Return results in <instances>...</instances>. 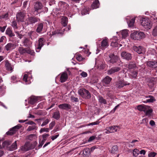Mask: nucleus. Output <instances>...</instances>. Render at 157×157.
<instances>
[{
    "label": "nucleus",
    "mask_w": 157,
    "mask_h": 157,
    "mask_svg": "<svg viewBox=\"0 0 157 157\" xmlns=\"http://www.w3.org/2000/svg\"><path fill=\"white\" fill-rule=\"evenodd\" d=\"M132 39L134 40H138L145 38V34L143 32L134 31L130 35Z\"/></svg>",
    "instance_id": "nucleus-1"
},
{
    "label": "nucleus",
    "mask_w": 157,
    "mask_h": 157,
    "mask_svg": "<svg viewBox=\"0 0 157 157\" xmlns=\"http://www.w3.org/2000/svg\"><path fill=\"white\" fill-rule=\"evenodd\" d=\"M140 22L142 25L146 30L149 29L151 28V22L148 18H142Z\"/></svg>",
    "instance_id": "nucleus-2"
},
{
    "label": "nucleus",
    "mask_w": 157,
    "mask_h": 157,
    "mask_svg": "<svg viewBox=\"0 0 157 157\" xmlns=\"http://www.w3.org/2000/svg\"><path fill=\"white\" fill-rule=\"evenodd\" d=\"M34 11L36 12V14L40 13L43 12V6L42 4L40 2H36L34 6Z\"/></svg>",
    "instance_id": "nucleus-3"
},
{
    "label": "nucleus",
    "mask_w": 157,
    "mask_h": 157,
    "mask_svg": "<svg viewBox=\"0 0 157 157\" xmlns=\"http://www.w3.org/2000/svg\"><path fill=\"white\" fill-rule=\"evenodd\" d=\"M78 93L82 98L86 99H89L90 97V94L89 91L84 88L80 89L78 91Z\"/></svg>",
    "instance_id": "nucleus-4"
},
{
    "label": "nucleus",
    "mask_w": 157,
    "mask_h": 157,
    "mask_svg": "<svg viewBox=\"0 0 157 157\" xmlns=\"http://www.w3.org/2000/svg\"><path fill=\"white\" fill-rule=\"evenodd\" d=\"M120 129V128L117 126H113L108 127L106 128L105 130L106 131L105 133L109 134L117 132Z\"/></svg>",
    "instance_id": "nucleus-5"
},
{
    "label": "nucleus",
    "mask_w": 157,
    "mask_h": 157,
    "mask_svg": "<svg viewBox=\"0 0 157 157\" xmlns=\"http://www.w3.org/2000/svg\"><path fill=\"white\" fill-rule=\"evenodd\" d=\"M130 83L127 82L121 79L118 80L115 83V86L118 88H121L127 85H129Z\"/></svg>",
    "instance_id": "nucleus-6"
},
{
    "label": "nucleus",
    "mask_w": 157,
    "mask_h": 157,
    "mask_svg": "<svg viewBox=\"0 0 157 157\" xmlns=\"http://www.w3.org/2000/svg\"><path fill=\"white\" fill-rule=\"evenodd\" d=\"M26 14L21 12H18L16 14V18L18 22H24L25 20Z\"/></svg>",
    "instance_id": "nucleus-7"
},
{
    "label": "nucleus",
    "mask_w": 157,
    "mask_h": 157,
    "mask_svg": "<svg viewBox=\"0 0 157 157\" xmlns=\"http://www.w3.org/2000/svg\"><path fill=\"white\" fill-rule=\"evenodd\" d=\"M44 44L43 39L40 38L35 44L36 52H39Z\"/></svg>",
    "instance_id": "nucleus-8"
},
{
    "label": "nucleus",
    "mask_w": 157,
    "mask_h": 157,
    "mask_svg": "<svg viewBox=\"0 0 157 157\" xmlns=\"http://www.w3.org/2000/svg\"><path fill=\"white\" fill-rule=\"evenodd\" d=\"M40 21V19L39 18L34 17H29L26 20L27 25L29 24H34L36 22L39 21Z\"/></svg>",
    "instance_id": "nucleus-9"
},
{
    "label": "nucleus",
    "mask_w": 157,
    "mask_h": 157,
    "mask_svg": "<svg viewBox=\"0 0 157 157\" xmlns=\"http://www.w3.org/2000/svg\"><path fill=\"white\" fill-rule=\"evenodd\" d=\"M16 47V44L12 43H8L5 46V49L7 51H11L14 49Z\"/></svg>",
    "instance_id": "nucleus-10"
},
{
    "label": "nucleus",
    "mask_w": 157,
    "mask_h": 157,
    "mask_svg": "<svg viewBox=\"0 0 157 157\" xmlns=\"http://www.w3.org/2000/svg\"><path fill=\"white\" fill-rule=\"evenodd\" d=\"M132 49L139 54H143L145 52V49L140 46L139 47L134 46L132 47Z\"/></svg>",
    "instance_id": "nucleus-11"
},
{
    "label": "nucleus",
    "mask_w": 157,
    "mask_h": 157,
    "mask_svg": "<svg viewBox=\"0 0 157 157\" xmlns=\"http://www.w3.org/2000/svg\"><path fill=\"white\" fill-rule=\"evenodd\" d=\"M121 56L123 59H125L127 60H131L132 58L131 54L125 52H122Z\"/></svg>",
    "instance_id": "nucleus-12"
},
{
    "label": "nucleus",
    "mask_w": 157,
    "mask_h": 157,
    "mask_svg": "<svg viewBox=\"0 0 157 157\" xmlns=\"http://www.w3.org/2000/svg\"><path fill=\"white\" fill-rule=\"evenodd\" d=\"M109 60H107L109 63H116L118 60V58L117 56L114 55L113 54H111L109 56Z\"/></svg>",
    "instance_id": "nucleus-13"
},
{
    "label": "nucleus",
    "mask_w": 157,
    "mask_h": 157,
    "mask_svg": "<svg viewBox=\"0 0 157 157\" xmlns=\"http://www.w3.org/2000/svg\"><path fill=\"white\" fill-rule=\"evenodd\" d=\"M125 19L129 27H132L133 25L135 22V18H131L130 17L127 16L126 17Z\"/></svg>",
    "instance_id": "nucleus-14"
},
{
    "label": "nucleus",
    "mask_w": 157,
    "mask_h": 157,
    "mask_svg": "<svg viewBox=\"0 0 157 157\" xmlns=\"http://www.w3.org/2000/svg\"><path fill=\"white\" fill-rule=\"evenodd\" d=\"M124 66L128 69V70L129 71H130L136 67V65L133 62H130L127 64H125Z\"/></svg>",
    "instance_id": "nucleus-15"
},
{
    "label": "nucleus",
    "mask_w": 157,
    "mask_h": 157,
    "mask_svg": "<svg viewBox=\"0 0 157 157\" xmlns=\"http://www.w3.org/2000/svg\"><path fill=\"white\" fill-rule=\"evenodd\" d=\"M121 70V68L118 67H113L107 71V74L110 75L113 73L119 71Z\"/></svg>",
    "instance_id": "nucleus-16"
},
{
    "label": "nucleus",
    "mask_w": 157,
    "mask_h": 157,
    "mask_svg": "<svg viewBox=\"0 0 157 157\" xmlns=\"http://www.w3.org/2000/svg\"><path fill=\"white\" fill-rule=\"evenodd\" d=\"M111 45L113 47H117L118 45L119 40L117 37L114 36L111 40Z\"/></svg>",
    "instance_id": "nucleus-17"
},
{
    "label": "nucleus",
    "mask_w": 157,
    "mask_h": 157,
    "mask_svg": "<svg viewBox=\"0 0 157 157\" xmlns=\"http://www.w3.org/2000/svg\"><path fill=\"white\" fill-rule=\"evenodd\" d=\"M20 128L21 127L18 125L15 126L7 132L6 134L7 135H12L15 133L17 129Z\"/></svg>",
    "instance_id": "nucleus-18"
},
{
    "label": "nucleus",
    "mask_w": 157,
    "mask_h": 157,
    "mask_svg": "<svg viewBox=\"0 0 157 157\" xmlns=\"http://www.w3.org/2000/svg\"><path fill=\"white\" fill-rule=\"evenodd\" d=\"M108 46V38L105 37L101 42V48L104 49Z\"/></svg>",
    "instance_id": "nucleus-19"
},
{
    "label": "nucleus",
    "mask_w": 157,
    "mask_h": 157,
    "mask_svg": "<svg viewBox=\"0 0 157 157\" xmlns=\"http://www.w3.org/2000/svg\"><path fill=\"white\" fill-rule=\"evenodd\" d=\"M58 106L59 109H62L68 110L71 108V105L67 103L60 104Z\"/></svg>",
    "instance_id": "nucleus-20"
},
{
    "label": "nucleus",
    "mask_w": 157,
    "mask_h": 157,
    "mask_svg": "<svg viewBox=\"0 0 157 157\" xmlns=\"http://www.w3.org/2000/svg\"><path fill=\"white\" fill-rule=\"evenodd\" d=\"M29 150V144L28 143H26L24 146L21 147L19 150V152L23 153Z\"/></svg>",
    "instance_id": "nucleus-21"
},
{
    "label": "nucleus",
    "mask_w": 157,
    "mask_h": 157,
    "mask_svg": "<svg viewBox=\"0 0 157 157\" xmlns=\"http://www.w3.org/2000/svg\"><path fill=\"white\" fill-rule=\"evenodd\" d=\"M59 5L61 9L63 10L66 9L69 6V5L66 3L62 1L59 2Z\"/></svg>",
    "instance_id": "nucleus-22"
},
{
    "label": "nucleus",
    "mask_w": 157,
    "mask_h": 157,
    "mask_svg": "<svg viewBox=\"0 0 157 157\" xmlns=\"http://www.w3.org/2000/svg\"><path fill=\"white\" fill-rule=\"evenodd\" d=\"M38 99V98L37 97L33 96H31L29 99V103L31 105H33L37 101Z\"/></svg>",
    "instance_id": "nucleus-23"
},
{
    "label": "nucleus",
    "mask_w": 157,
    "mask_h": 157,
    "mask_svg": "<svg viewBox=\"0 0 157 157\" xmlns=\"http://www.w3.org/2000/svg\"><path fill=\"white\" fill-rule=\"evenodd\" d=\"M147 65L151 67L155 68L157 67V62L155 61H149L147 62Z\"/></svg>",
    "instance_id": "nucleus-24"
},
{
    "label": "nucleus",
    "mask_w": 157,
    "mask_h": 157,
    "mask_svg": "<svg viewBox=\"0 0 157 157\" xmlns=\"http://www.w3.org/2000/svg\"><path fill=\"white\" fill-rule=\"evenodd\" d=\"M67 78V75L66 73H63L61 75L60 81L61 82H65Z\"/></svg>",
    "instance_id": "nucleus-25"
},
{
    "label": "nucleus",
    "mask_w": 157,
    "mask_h": 157,
    "mask_svg": "<svg viewBox=\"0 0 157 157\" xmlns=\"http://www.w3.org/2000/svg\"><path fill=\"white\" fill-rule=\"evenodd\" d=\"M147 108H148V106H147L145 105H139L137 107V109L141 111H146Z\"/></svg>",
    "instance_id": "nucleus-26"
},
{
    "label": "nucleus",
    "mask_w": 157,
    "mask_h": 157,
    "mask_svg": "<svg viewBox=\"0 0 157 157\" xmlns=\"http://www.w3.org/2000/svg\"><path fill=\"white\" fill-rule=\"evenodd\" d=\"M99 3L98 0H94L91 7L93 9H95L99 7Z\"/></svg>",
    "instance_id": "nucleus-27"
},
{
    "label": "nucleus",
    "mask_w": 157,
    "mask_h": 157,
    "mask_svg": "<svg viewBox=\"0 0 157 157\" xmlns=\"http://www.w3.org/2000/svg\"><path fill=\"white\" fill-rule=\"evenodd\" d=\"M5 66L7 70L9 71H13V67L12 66L11 64L8 61H6Z\"/></svg>",
    "instance_id": "nucleus-28"
},
{
    "label": "nucleus",
    "mask_w": 157,
    "mask_h": 157,
    "mask_svg": "<svg viewBox=\"0 0 157 157\" xmlns=\"http://www.w3.org/2000/svg\"><path fill=\"white\" fill-rule=\"evenodd\" d=\"M43 27V23H40L38 24L37 27L36 29V32L39 33H41Z\"/></svg>",
    "instance_id": "nucleus-29"
},
{
    "label": "nucleus",
    "mask_w": 157,
    "mask_h": 157,
    "mask_svg": "<svg viewBox=\"0 0 157 157\" xmlns=\"http://www.w3.org/2000/svg\"><path fill=\"white\" fill-rule=\"evenodd\" d=\"M6 33L10 37L14 36L15 34L13 33L11 29L10 28H8L6 30Z\"/></svg>",
    "instance_id": "nucleus-30"
},
{
    "label": "nucleus",
    "mask_w": 157,
    "mask_h": 157,
    "mask_svg": "<svg viewBox=\"0 0 157 157\" xmlns=\"http://www.w3.org/2000/svg\"><path fill=\"white\" fill-rule=\"evenodd\" d=\"M146 98H149L150 99H147L145 101H143V102L147 103V102H153L155 101L154 97L151 95H149L148 96L146 97Z\"/></svg>",
    "instance_id": "nucleus-31"
},
{
    "label": "nucleus",
    "mask_w": 157,
    "mask_h": 157,
    "mask_svg": "<svg viewBox=\"0 0 157 157\" xmlns=\"http://www.w3.org/2000/svg\"><path fill=\"white\" fill-rule=\"evenodd\" d=\"M23 42V45L26 47H29L32 44V42L27 38H25Z\"/></svg>",
    "instance_id": "nucleus-32"
},
{
    "label": "nucleus",
    "mask_w": 157,
    "mask_h": 157,
    "mask_svg": "<svg viewBox=\"0 0 157 157\" xmlns=\"http://www.w3.org/2000/svg\"><path fill=\"white\" fill-rule=\"evenodd\" d=\"M17 141H16L10 147L8 148V149L10 151H13L17 149Z\"/></svg>",
    "instance_id": "nucleus-33"
},
{
    "label": "nucleus",
    "mask_w": 157,
    "mask_h": 157,
    "mask_svg": "<svg viewBox=\"0 0 157 157\" xmlns=\"http://www.w3.org/2000/svg\"><path fill=\"white\" fill-rule=\"evenodd\" d=\"M147 108V109H146V111H144V113H145V114L146 116H150L151 115L153 110L150 108L149 106H148V108Z\"/></svg>",
    "instance_id": "nucleus-34"
},
{
    "label": "nucleus",
    "mask_w": 157,
    "mask_h": 157,
    "mask_svg": "<svg viewBox=\"0 0 157 157\" xmlns=\"http://www.w3.org/2000/svg\"><path fill=\"white\" fill-rule=\"evenodd\" d=\"M112 78L108 76H106L103 79V82L106 85H108L109 84Z\"/></svg>",
    "instance_id": "nucleus-35"
},
{
    "label": "nucleus",
    "mask_w": 157,
    "mask_h": 157,
    "mask_svg": "<svg viewBox=\"0 0 157 157\" xmlns=\"http://www.w3.org/2000/svg\"><path fill=\"white\" fill-rule=\"evenodd\" d=\"M68 22V18L66 17H63L61 19V24L63 26L67 25Z\"/></svg>",
    "instance_id": "nucleus-36"
},
{
    "label": "nucleus",
    "mask_w": 157,
    "mask_h": 157,
    "mask_svg": "<svg viewBox=\"0 0 157 157\" xmlns=\"http://www.w3.org/2000/svg\"><path fill=\"white\" fill-rule=\"evenodd\" d=\"M52 117L57 120L59 119L60 117L59 112V111H57L54 112L53 114Z\"/></svg>",
    "instance_id": "nucleus-37"
},
{
    "label": "nucleus",
    "mask_w": 157,
    "mask_h": 157,
    "mask_svg": "<svg viewBox=\"0 0 157 157\" xmlns=\"http://www.w3.org/2000/svg\"><path fill=\"white\" fill-rule=\"evenodd\" d=\"M37 138L35 134H32L28 136L26 139L29 140H33L36 139Z\"/></svg>",
    "instance_id": "nucleus-38"
},
{
    "label": "nucleus",
    "mask_w": 157,
    "mask_h": 157,
    "mask_svg": "<svg viewBox=\"0 0 157 157\" xmlns=\"http://www.w3.org/2000/svg\"><path fill=\"white\" fill-rule=\"evenodd\" d=\"M129 74L130 75V78H136L137 76V73L136 71H130Z\"/></svg>",
    "instance_id": "nucleus-39"
},
{
    "label": "nucleus",
    "mask_w": 157,
    "mask_h": 157,
    "mask_svg": "<svg viewBox=\"0 0 157 157\" xmlns=\"http://www.w3.org/2000/svg\"><path fill=\"white\" fill-rule=\"evenodd\" d=\"M98 101L101 104H106V101L101 96H99Z\"/></svg>",
    "instance_id": "nucleus-40"
},
{
    "label": "nucleus",
    "mask_w": 157,
    "mask_h": 157,
    "mask_svg": "<svg viewBox=\"0 0 157 157\" xmlns=\"http://www.w3.org/2000/svg\"><path fill=\"white\" fill-rule=\"evenodd\" d=\"M121 33L122 37L124 38H125L128 36V30L126 29L123 30L121 32Z\"/></svg>",
    "instance_id": "nucleus-41"
},
{
    "label": "nucleus",
    "mask_w": 157,
    "mask_h": 157,
    "mask_svg": "<svg viewBox=\"0 0 157 157\" xmlns=\"http://www.w3.org/2000/svg\"><path fill=\"white\" fill-rule=\"evenodd\" d=\"M28 34L32 40H33L35 39V37L32 36H35L36 35V33L34 31H30L28 33Z\"/></svg>",
    "instance_id": "nucleus-42"
},
{
    "label": "nucleus",
    "mask_w": 157,
    "mask_h": 157,
    "mask_svg": "<svg viewBox=\"0 0 157 157\" xmlns=\"http://www.w3.org/2000/svg\"><path fill=\"white\" fill-rule=\"evenodd\" d=\"M71 27L68 26L67 28H66L65 29H63L62 30H57L56 32V33L58 34H62L63 33V31L66 30L67 31H69L70 30Z\"/></svg>",
    "instance_id": "nucleus-43"
},
{
    "label": "nucleus",
    "mask_w": 157,
    "mask_h": 157,
    "mask_svg": "<svg viewBox=\"0 0 157 157\" xmlns=\"http://www.w3.org/2000/svg\"><path fill=\"white\" fill-rule=\"evenodd\" d=\"M37 128V127L36 126V125H33L29 126L27 128V130L29 131L33 130H36Z\"/></svg>",
    "instance_id": "nucleus-44"
},
{
    "label": "nucleus",
    "mask_w": 157,
    "mask_h": 157,
    "mask_svg": "<svg viewBox=\"0 0 157 157\" xmlns=\"http://www.w3.org/2000/svg\"><path fill=\"white\" fill-rule=\"evenodd\" d=\"M18 51L21 54H23L26 52V49L22 47H19L18 48Z\"/></svg>",
    "instance_id": "nucleus-45"
},
{
    "label": "nucleus",
    "mask_w": 157,
    "mask_h": 157,
    "mask_svg": "<svg viewBox=\"0 0 157 157\" xmlns=\"http://www.w3.org/2000/svg\"><path fill=\"white\" fill-rule=\"evenodd\" d=\"M28 76L27 74H25L24 76L23 80L26 82V84H29L31 83L30 81L28 80Z\"/></svg>",
    "instance_id": "nucleus-46"
},
{
    "label": "nucleus",
    "mask_w": 157,
    "mask_h": 157,
    "mask_svg": "<svg viewBox=\"0 0 157 157\" xmlns=\"http://www.w3.org/2000/svg\"><path fill=\"white\" fill-rule=\"evenodd\" d=\"M83 153L86 155H89L90 153V149L89 148L85 149L83 151Z\"/></svg>",
    "instance_id": "nucleus-47"
},
{
    "label": "nucleus",
    "mask_w": 157,
    "mask_h": 157,
    "mask_svg": "<svg viewBox=\"0 0 157 157\" xmlns=\"http://www.w3.org/2000/svg\"><path fill=\"white\" fill-rule=\"evenodd\" d=\"M11 26L13 28L14 30L18 29V27L17 25V23L15 21H13L12 23Z\"/></svg>",
    "instance_id": "nucleus-48"
},
{
    "label": "nucleus",
    "mask_w": 157,
    "mask_h": 157,
    "mask_svg": "<svg viewBox=\"0 0 157 157\" xmlns=\"http://www.w3.org/2000/svg\"><path fill=\"white\" fill-rule=\"evenodd\" d=\"M118 150V147L117 146L115 145L113 147L111 150V153H115Z\"/></svg>",
    "instance_id": "nucleus-49"
},
{
    "label": "nucleus",
    "mask_w": 157,
    "mask_h": 157,
    "mask_svg": "<svg viewBox=\"0 0 157 157\" xmlns=\"http://www.w3.org/2000/svg\"><path fill=\"white\" fill-rule=\"evenodd\" d=\"M139 154V150L137 149H135L133 151V155L134 157L137 156Z\"/></svg>",
    "instance_id": "nucleus-50"
},
{
    "label": "nucleus",
    "mask_w": 157,
    "mask_h": 157,
    "mask_svg": "<svg viewBox=\"0 0 157 157\" xmlns=\"http://www.w3.org/2000/svg\"><path fill=\"white\" fill-rule=\"evenodd\" d=\"M10 141H6L4 142L2 144V147H7L10 144Z\"/></svg>",
    "instance_id": "nucleus-51"
},
{
    "label": "nucleus",
    "mask_w": 157,
    "mask_h": 157,
    "mask_svg": "<svg viewBox=\"0 0 157 157\" xmlns=\"http://www.w3.org/2000/svg\"><path fill=\"white\" fill-rule=\"evenodd\" d=\"M152 35L154 36H157V25L153 29Z\"/></svg>",
    "instance_id": "nucleus-52"
},
{
    "label": "nucleus",
    "mask_w": 157,
    "mask_h": 157,
    "mask_svg": "<svg viewBox=\"0 0 157 157\" xmlns=\"http://www.w3.org/2000/svg\"><path fill=\"white\" fill-rule=\"evenodd\" d=\"M138 141L137 140H133L131 142V144H129L128 147H133L134 146H135V144H134V143H135L136 142H138Z\"/></svg>",
    "instance_id": "nucleus-53"
},
{
    "label": "nucleus",
    "mask_w": 157,
    "mask_h": 157,
    "mask_svg": "<svg viewBox=\"0 0 157 157\" xmlns=\"http://www.w3.org/2000/svg\"><path fill=\"white\" fill-rule=\"evenodd\" d=\"M50 121V120L49 119H47L45 120L44 121L43 123L41 124V126L42 127H43L46 125H47Z\"/></svg>",
    "instance_id": "nucleus-54"
},
{
    "label": "nucleus",
    "mask_w": 157,
    "mask_h": 157,
    "mask_svg": "<svg viewBox=\"0 0 157 157\" xmlns=\"http://www.w3.org/2000/svg\"><path fill=\"white\" fill-rule=\"evenodd\" d=\"M81 13L82 15L89 14L88 11L86 9L84 8L82 10Z\"/></svg>",
    "instance_id": "nucleus-55"
},
{
    "label": "nucleus",
    "mask_w": 157,
    "mask_h": 157,
    "mask_svg": "<svg viewBox=\"0 0 157 157\" xmlns=\"http://www.w3.org/2000/svg\"><path fill=\"white\" fill-rule=\"evenodd\" d=\"M11 81L13 83H15L17 82V77L15 76H13L11 77Z\"/></svg>",
    "instance_id": "nucleus-56"
},
{
    "label": "nucleus",
    "mask_w": 157,
    "mask_h": 157,
    "mask_svg": "<svg viewBox=\"0 0 157 157\" xmlns=\"http://www.w3.org/2000/svg\"><path fill=\"white\" fill-rule=\"evenodd\" d=\"M49 131V129L48 128H41L40 131V133H41L43 132H48Z\"/></svg>",
    "instance_id": "nucleus-57"
},
{
    "label": "nucleus",
    "mask_w": 157,
    "mask_h": 157,
    "mask_svg": "<svg viewBox=\"0 0 157 157\" xmlns=\"http://www.w3.org/2000/svg\"><path fill=\"white\" fill-rule=\"evenodd\" d=\"M8 13H6L5 14L2 15L0 17L1 18L5 19L7 18L8 17Z\"/></svg>",
    "instance_id": "nucleus-58"
},
{
    "label": "nucleus",
    "mask_w": 157,
    "mask_h": 157,
    "mask_svg": "<svg viewBox=\"0 0 157 157\" xmlns=\"http://www.w3.org/2000/svg\"><path fill=\"white\" fill-rule=\"evenodd\" d=\"M156 155V153L155 152H151L148 154L149 157H154Z\"/></svg>",
    "instance_id": "nucleus-59"
},
{
    "label": "nucleus",
    "mask_w": 157,
    "mask_h": 157,
    "mask_svg": "<svg viewBox=\"0 0 157 157\" xmlns=\"http://www.w3.org/2000/svg\"><path fill=\"white\" fill-rule=\"evenodd\" d=\"M55 121L52 122L49 124V128L51 129L55 125Z\"/></svg>",
    "instance_id": "nucleus-60"
},
{
    "label": "nucleus",
    "mask_w": 157,
    "mask_h": 157,
    "mask_svg": "<svg viewBox=\"0 0 157 157\" xmlns=\"http://www.w3.org/2000/svg\"><path fill=\"white\" fill-rule=\"evenodd\" d=\"M71 99L73 102H77L78 101V99L77 98L73 96H71Z\"/></svg>",
    "instance_id": "nucleus-61"
},
{
    "label": "nucleus",
    "mask_w": 157,
    "mask_h": 157,
    "mask_svg": "<svg viewBox=\"0 0 157 157\" xmlns=\"http://www.w3.org/2000/svg\"><path fill=\"white\" fill-rule=\"evenodd\" d=\"M99 122L98 121H97L95 122H92L91 123H90L88 124V125H97L99 123Z\"/></svg>",
    "instance_id": "nucleus-62"
},
{
    "label": "nucleus",
    "mask_w": 157,
    "mask_h": 157,
    "mask_svg": "<svg viewBox=\"0 0 157 157\" xmlns=\"http://www.w3.org/2000/svg\"><path fill=\"white\" fill-rule=\"evenodd\" d=\"M80 75L83 77H86L87 76V74L86 72L83 71L80 74Z\"/></svg>",
    "instance_id": "nucleus-63"
},
{
    "label": "nucleus",
    "mask_w": 157,
    "mask_h": 157,
    "mask_svg": "<svg viewBox=\"0 0 157 157\" xmlns=\"http://www.w3.org/2000/svg\"><path fill=\"white\" fill-rule=\"evenodd\" d=\"M151 18L154 20H156L157 19V16L155 14L153 13L151 16Z\"/></svg>",
    "instance_id": "nucleus-64"
}]
</instances>
